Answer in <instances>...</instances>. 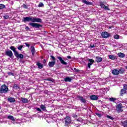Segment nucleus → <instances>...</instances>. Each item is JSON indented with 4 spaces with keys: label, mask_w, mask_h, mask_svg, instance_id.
<instances>
[{
    "label": "nucleus",
    "mask_w": 127,
    "mask_h": 127,
    "mask_svg": "<svg viewBox=\"0 0 127 127\" xmlns=\"http://www.w3.org/2000/svg\"><path fill=\"white\" fill-rule=\"evenodd\" d=\"M90 99H91L92 101H97L99 99V97H98V96L97 95H91L90 97Z\"/></svg>",
    "instance_id": "2eb2a0df"
},
{
    "label": "nucleus",
    "mask_w": 127,
    "mask_h": 127,
    "mask_svg": "<svg viewBox=\"0 0 127 127\" xmlns=\"http://www.w3.org/2000/svg\"><path fill=\"white\" fill-rule=\"evenodd\" d=\"M123 127H127V120L122 122Z\"/></svg>",
    "instance_id": "c85d7f7f"
},
{
    "label": "nucleus",
    "mask_w": 127,
    "mask_h": 127,
    "mask_svg": "<svg viewBox=\"0 0 127 127\" xmlns=\"http://www.w3.org/2000/svg\"><path fill=\"white\" fill-rule=\"evenodd\" d=\"M109 29H112V26L109 27Z\"/></svg>",
    "instance_id": "4d7b16f0"
},
{
    "label": "nucleus",
    "mask_w": 127,
    "mask_h": 127,
    "mask_svg": "<svg viewBox=\"0 0 127 127\" xmlns=\"http://www.w3.org/2000/svg\"><path fill=\"white\" fill-rule=\"evenodd\" d=\"M43 63L44 64H45V63H46V60H45V59L43 60Z\"/></svg>",
    "instance_id": "09e8293b"
},
{
    "label": "nucleus",
    "mask_w": 127,
    "mask_h": 127,
    "mask_svg": "<svg viewBox=\"0 0 127 127\" xmlns=\"http://www.w3.org/2000/svg\"><path fill=\"white\" fill-rule=\"evenodd\" d=\"M35 109L37 111V112H40V113H41L42 112V110H41V109L39 108H36Z\"/></svg>",
    "instance_id": "79ce46f5"
},
{
    "label": "nucleus",
    "mask_w": 127,
    "mask_h": 127,
    "mask_svg": "<svg viewBox=\"0 0 127 127\" xmlns=\"http://www.w3.org/2000/svg\"><path fill=\"white\" fill-rule=\"evenodd\" d=\"M13 89H14L15 90H17V89H20V87L18 86V85L16 84H14L13 86Z\"/></svg>",
    "instance_id": "c756f323"
},
{
    "label": "nucleus",
    "mask_w": 127,
    "mask_h": 127,
    "mask_svg": "<svg viewBox=\"0 0 127 127\" xmlns=\"http://www.w3.org/2000/svg\"><path fill=\"white\" fill-rule=\"evenodd\" d=\"M22 21H23V22H27L29 21L32 22V17H23L22 19Z\"/></svg>",
    "instance_id": "9b49d317"
},
{
    "label": "nucleus",
    "mask_w": 127,
    "mask_h": 127,
    "mask_svg": "<svg viewBox=\"0 0 127 127\" xmlns=\"http://www.w3.org/2000/svg\"><path fill=\"white\" fill-rule=\"evenodd\" d=\"M51 58H52L53 61L49 62L48 65L49 67L50 68H52V67H54L55 64H56V58L53 56H51Z\"/></svg>",
    "instance_id": "7ed1b4c3"
},
{
    "label": "nucleus",
    "mask_w": 127,
    "mask_h": 127,
    "mask_svg": "<svg viewBox=\"0 0 127 127\" xmlns=\"http://www.w3.org/2000/svg\"><path fill=\"white\" fill-rule=\"evenodd\" d=\"M1 109V106L0 105V110Z\"/></svg>",
    "instance_id": "13d9d810"
},
{
    "label": "nucleus",
    "mask_w": 127,
    "mask_h": 127,
    "mask_svg": "<svg viewBox=\"0 0 127 127\" xmlns=\"http://www.w3.org/2000/svg\"><path fill=\"white\" fill-rule=\"evenodd\" d=\"M57 58L58 59H59L61 64H62L63 65H67V63L64 61V60L62 59V57H58Z\"/></svg>",
    "instance_id": "ddd939ff"
},
{
    "label": "nucleus",
    "mask_w": 127,
    "mask_h": 127,
    "mask_svg": "<svg viewBox=\"0 0 127 127\" xmlns=\"http://www.w3.org/2000/svg\"><path fill=\"white\" fill-rule=\"evenodd\" d=\"M73 126H74L75 127H79L80 123L77 122V121H74V123H72Z\"/></svg>",
    "instance_id": "5701e85b"
},
{
    "label": "nucleus",
    "mask_w": 127,
    "mask_h": 127,
    "mask_svg": "<svg viewBox=\"0 0 127 127\" xmlns=\"http://www.w3.org/2000/svg\"><path fill=\"white\" fill-rule=\"evenodd\" d=\"M31 52H32V55L34 56V54H35V48L34 46H32L31 47Z\"/></svg>",
    "instance_id": "4be33fe9"
},
{
    "label": "nucleus",
    "mask_w": 127,
    "mask_h": 127,
    "mask_svg": "<svg viewBox=\"0 0 127 127\" xmlns=\"http://www.w3.org/2000/svg\"><path fill=\"white\" fill-rule=\"evenodd\" d=\"M82 2L85 3V4H87V5H92L93 4L92 2H89L86 0H82Z\"/></svg>",
    "instance_id": "6ab92c4d"
},
{
    "label": "nucleus",
    "mask_w": 127,
    "mask_h": 127,
    "mask_svg": "<svg viewBox=\"0 0 127 127\" xmlns=\"http://www.w3.org/2000/svg\"><path fill=\"white\" fill-rule=\"evenodd\" d=\"M47 92H45V93H47Z\"/></svg>",
    "instance_id": "680f3d73"
},
{
    "label": "nucleus",
    "mask_w": 127,
    "mask_h": 127,
    "mask_svg": "<svg viewBox=\"0 0 127 127\" xmlns=\"http://www.w3.org/2000/svg\"><path fill=\"white\" fill-rule=\"evenodd\" d=\"M88 61L89 63L88 64L87 67L90 69V68H91V65H93V64H94V63H95V61L92 59H88Z\"/></svg>",
    "instance_id": "f8f14e48"
},
{
    "label": "nucleus",
    "mask_w": 127,
    "mask_h": 127,
    "mask_svg": "<svg viewBox=\"0 0 127 127\" xmlns=\"http://www.w3.org/2000/svg\"><path fill=\"white\" fill-rule=\"evenodd\" d=\"M72 117L73 119H77V118H78V115H77L76 114H73Z\"/></svg>",
    "instance_id": "ea45409f"
},
{
    "label": "nucleus",
    "mask_w": 127,
    "mask_h": 127,
    "mask_svg": "<svg viewBox=\"0 0 127 127\" xmlns=\"http://www.w3.org/2000/svg\"><path fill=\"white\" fill-rule=\"evenodd\" d=\"M123 108H124V106H123V104L122 103L119 104L116 106V111L117 113H122V112H124V110H123Z\"/></svg>",
    "instance_id": "20e7f679"
},
{
    "label": "nucleus",
    "mask_w": 127,
    "mask_h": 127,
    "mask_svg": "<svg viewBox=\"0 0 127 127\" xmlns=\"http://www.w3.org/2000/svg\"><path fill=\"white\" fill-rule=\"evenodd\" d=\"M90 47H91V48H93V47H95V45H90Z\"/></svg>",
    "instance_id": "603ef678"
},
{
    "label": "nucleus",
    "mask_w": 127,
    "mask_h": 127,
    "mask_svg": "<svg viewBox=\"0 0 127 127\" xmlns=\"http://www.w3.org/2000/svg\"><path fill=\"white\" fill-rule=\"evenodd\" d=\"M7 74L8 76H14V73L12 72H8Z\"/></svg>",
    "instance_id": "4c0bfd02"
},
{
    "label": "nucleus",
    "mask_w": 127,
    "mask_h": 127,
    "mask_svg": "<svg viewBox=\"0 0 127 127\" xmlns=\"http://www.w3.org/2000/svg\"><path fill=\"white\" fill-rule=\"evenodd\" d=\"M118 55L120 58H125L126 57V55L123 53H119Z\"/></svg>",
    "instance_id": "a878e982"
},
{
    "label": "nucleus",
    "mask_w": 127,
    "mask_h": 127,
    "mask_svg": "<svg viewBox=\"0 0 127 127\" xmlns=\"http://www.w3.org/2000/svg\"><path fill=\"white\" fill-rule=\"evenodd\" d=\"M7 101L9 102V103H14V102H15V99H14V98L9 97L8 98Z\"/></svg>",
    "instance_id": "aec40b11"
},
{
    "label": "nucleus",
    "mask_w": 127,
    "mask_h": 127,
    "mask_svg": "<svg viewBox=\"0 0 127 127\" xmlns=\"http://www.w3.org/2000/svg\"><path fill=\"white\" fill-rule=\"evenodd\" d=\"M40 107L42 111H43L44 112H46V111H47L46 109V106L43 104L41 105Z\"/></svg>",
    "instance_id": "a211bd4d"
},
{
    "label": "nucleus",
    "mask_w": 127,
    "mask_h": 127,
    "mask_svg": "<svg viewBox=\"0 0 127 127\" xmlns=\"http://www.w3.org/2000/svg\"><path fill=\"white\" fill-rule=\"evenodd\" d=\"M126 69H127V65L126 66Z\"/></svg>",
    "instance_id": "bf43d9fd"
},
{
    "label": "nucleus",
    "mask_w": 127,
    "mask_h": 127,
    "mask_svg": "<svg viewBox=\"0 0 127 127\" xmlns=\"http://www.w3.org/2000/svg\"><path fill=\"white\" fill-rule=\"evenodd\" d=\"M119 74H120H120H124V73H125V69L124 68H121L119 70Z\"/></svg>",
    "instance_id": "7c9ffc66"
},
{
    "label": "nucleus",
    "mask_w": 127,
    "mask_h": 127,
    "mask_svg": "<svg viewBox=\"0 0 127 127\" xmlns=\"http://www.w3.org/2000/svg\"><path fill=\"white\" fill-rule=\"evenodd\" d=\"M7 119H8V120H10L11 121H13V122H14V121H15V120L14 119V117H13V116L11 115L8 116L7 117Z\"/></svg>",
    "instance_id": "cd10ccee"
},
{
    "label": "nucleus",
    "mask_w": 127,
    "mask_h": 127,
    "mask_svg": "<svg viewBox=\"0 0 127 127\" xmlns=\"http://www.w3.org/2000/svg\"><path fill=\"white\" fill-rule=\"evenodd\" d=\"M76 98L77 100H79L80 102L82 103V104H86L87 103V100L84 98L83 96H81V95H77Z\"/></svg>",
    "instance_id": "423d86ee"
},
{
    "label": "nucleus",
    "mask_w": 127,
    "mask_h": 127,
    "mask_svg": "<svg viewBox=\"0 0 127 127\" xmlns=\"http://www.w3.org/2000/svg\"><path fill=\"white\" fill-rule=\"evenodd\" d=\"M114 39H120V35L116 34L114 36Z\"/></svg>",
    "instance_id": "2f4dec72"
},
{
    "label": "nucleus",
    "mask_w": 127,
    "mask_h": 127,
    "mask_svg": "<svg viewBox=\"0 0 127 127\" xmlns=\"http://www.w3.org/2000/svg\"><path fill=\"white\" fill-rule=\"evenodd\" d=\"M112 73L113 75H115V76H118L120 74V71L117 69H114L112 70Z\"/></svg>",
    "instance_id": "4468645a"
},
{
    "label": "nucleus",
    "mask_w": 127,
    "mask_h": 127,
    "mask_svg": "<svg viewBox=\"0 0 127 127\" xmlns=\"http://www.w3.org/2000/svg\"><path fill=\"white\" fill-rule=\"evenodd\" d=\"M29 25H30L32 27H35V28L40 29V27H42V25L36 23H29Z\"/></svg>",
    "instance_id": "39448f33"
},
{
    "label": "nucleus",
    "mask_w": 127,
    "mask_h": 127,
    "mask_svg": "<svg viewBox=\"0 0 127 127\" xmlns=\"http://www.w3.org/2000/svg\"><path fill=\"white\" fill-rule=\"evenodd\" d=\"M73 69H74L75 72H79V71H80L79 69L76 68L75 67H74Z\"/></svg>",
    "instance_id": "de8ad7c7"
},
{
    "label": "nucleus",
    "mask_w": 127,
    "mask_h": 127,
    "mask_svg": "<svg viewBox=\"0 0 127 127\" xmlns=\"http://www.w3.org/2000/svg\"><path fill=\"white\" fill-rule=\"evenodd\" d=\"M107 117H108V118H109V119H112V117H111V116H107Z\"/></svg>",
    "instance_id": "864d4df0"
},
{
    "label": "nucleus",
    "mask_w": 127,
    "mask_h": 127,
    "mask_svg": "<svg viewBox=\"0 0 127 127\" xmlns=\"http://www.w3.org/2000/svg\"><path fill=\"white\" fill-rule=\"evenodd\" d=\"M47 81H50V78H48L46 79Z\"/></svg>",
    "instance_id": "6e6d98bb"
},
{
    "label": "nucleus",
    "mask_w": 127,
    "mask_h": 127,
    "mask_svg": "<svg viewBox=\"0 0 127 127\" xmlns=\"http://www.w3.org/2000/svg\"><path fill=\"white\" fill-rule=\"evenodd\" d=\"M100 6L102 8H104V7H105V6H106V5H105V4H104V2H100Z\"/></svg>",
    "instance_id": "f704fd0d"
},
{
    "label": "nucleus",
    "mask_w": 127,
    "mask_h": 127,
    "mask_svg": "<svg viewBox=\"0 0 127 127\" xmlns=\"http://www.w3.org/2000/svg\"><path fill=\"white\" fill-rule=\"evenodd\" d=\"M104 8L105 10H110V8L107 6H105Z\"/></svg>",
    "instance_id": "37998d69"
},
{
    "label": "nucleus",
    "mask_w": 127,
    "mask_h": 127,
    "mask_svg": "<svg viewBox=\"0 0 127 127\" xmlns=\"http://www.w3.org/2000/svg\"><path fill=\"white\" fill-rule=\"evenodd\" d=\"M124 89L126 90L127 91V84H125L124 85Z\"/></svg>",
    "instance_id": "a18cd8bd"
},
{
    "label": "nucleus",
    "mask_w": 127,
    "mask_h": 127,
    "mask_svg": "<svg viewBox=\"0 0 127 127\" xmlns=\"http://www.w3.org/2000/svg\"><path fill=\"white\" fill-rule=\"evenodd\" d=\"M9 49L13 51L14 56H15L17 59H23V55L18 54V52L16 51V48L15 46H12L9 47Z\"/></svg>",
    "instance_id": "f257e3e1"
},
{
    "label": "nucleus",
    "mask_w": 127,
    "mask_h": 127,
    "mask_svg": "<svg viewBox=\"0 0 127 127\" xmlns=\"http://www.w3.org/2000/svg\"><path fill=\"white\" fill-rule=\"evenodd\" d=\"M96 62H97V63H100V62H102V61H103V58H102L101 57H96Z\"/></svg>",
    "instance_id": "dca6fc26"
},
{
    "label": "nucleus",
    "mask_w": 127,
    "mask_h": 127,
    "mask_svg": "<svg viewBox=\"0 0 127 127\" xmlns=\"http://www.w3.org/2000/svg\"><path fill=\"white\" fill-rule=\"evenodd\" d=\"M44 6V4L42 2H40L39 5H38V7H43Z\"/></svg>",
    "instance_id": "72a5a7b5"
},
{
    "label": "nucleus",
    "mask_w": 127,
    "mask_h": 127,
    "mask_svg": "<svg viewBox=\"0 0 127 127\" xmlns=\"http://www.w3.org/2000/svg\"><path fill=\"white\" fill-rule=\"evenodd\" d=\"M75 121H77V122L78 123H79V122H81V120H79V119H77V120H75Z\"/></svg>",
    "instance_id": "5fc2aeb1"
},
{
    "label": "nucleus",
    "mask_w": 127,
    "mask_h": 127,
    "mask_svg": "<svg viewBox=\"0 0 127 127\" xmlns=\"http://www.w3.org/2000/svg\"><path fill=\"white\" fill-rule=\"evenodd\" d=\"M3 17L4 19H8L9 18V16H8V15H5L4 16H3Z\"/></svg>",
    "instance_id": "a19ab883"
},
{
    "label": "nucleus",
    "mask_w": 127,
    "mask_h": 127,
    "mask_svg": "<svg viewBox=\"0 0 127 127\" xmlns=\"http://www.w3.org/2000/svg\"><path fill=\"white\" fill-rule=\"evenodd\" d=\"M101 36L103 38H108L110 37V34L108 32H103L101 34Z\"/></svg>",
    "instance_id": "9d476101"
},
{
    "label": "nucleus",
    "mask_w": 127,
    "mask_h": 127,
    "mask_svg": "<svg viewBox=\"0 0 127 127\" xmlns=\"http://www.w3.org/2000/svg\"><path fill=\"white\" fill-rule=\"evenodd\" d=\"M5 55H6V56H8V57H10V58H12V56H13V53H12V52L9 50L8 51H5Z\"/></svg>",
    "instance_id": "0eeeda50"
},
{
    "label": "nucleus",
    "mask_w": 127,
    "mask_h": 127,
    "mask_svg": "<svg viewBox=\"0 0 127 127\" xmlns=\"http://www.w3.org/2000/svg\"><path fill=\"white\" fill-rule=\"evenodd\" d=\"M96 116H97V117H98L99 118H102V114H100V113H96Z\"/></svg>",
    "instance_id": "c03bdc74"
},
{
    "label": "nucleus",
    "mask_w": 127,
    "mask_h": 127,
    "mask_svg": "<svg viewBox=\"0 0 127 127\" xmlns=\"http://www.w3.org/2000/svg\"><path fill=\"white\" fill-rule=\"evenodd\" d=\"M65 126H68L69 124H71V118L69 116H66L64 119Z\"/></svg>",
    "instance_id": "6e6552de"
},
{
    "label": "nucleus",
    "mask_w": 127,
    "mask_h": 127,
    "mask_svg": "<svg viewBox=\"0 0 127 127\" xmlns=\"http://www.w3.org/2000/svg\"><path fill=\"white\" fill-rule=\"evenodd\" d=\"M36 65L38 66V69H42L43 68V64L39 62L36 63Z\"/></svg>",
    "instance_id": "f3484780"
},
{
    "label": "nucleus",
    "mask_w": 127,
    "mask_h": 127,
    "mask_svg": "<svg viewBox=\"0 0 127 127\" xmlns=\"http://www.w3.org/2000/svg\"><path fill=\"white\" fill-rule=\"evenodd\" d=\"M5 8V5L3 4H0V9Z\"/></svg>",
    "instance_id": "473e14b6"
},
{
    "label": "nucleus",
    "mask_w": 127,
    "mask_h": 127,
    "mask_svg": "<svg viewBox=\"0 0 127 127\" xmlns=\"http://www.w3.org/2000/svg\"><path fill=\"white\" fill-rule=\"evenodd\" d=\"M125 94H127V90L124 89H121V92H120V95L121 96H124Z\"/></svg>",
    "instance_id": "393cba45"
},
{
    "label": "nucleus",
    "mask_w": 127,
    "mask_h": 127,
    "mask_svg": "<svg viewBox=\"0 0 127 127\" xmlns=\"http://www.w3.org/2000/svg\"><path fill=\"white\" fill-rule=\"evenodd\" d=\"M47 92H45V93H47Z\"/></svg>",
    "instance_id": "052dcab7"
},
{
    "label": "nucleus",
    "mask_w": 127,
    "mask_h": 127,
    "mask_svg": "<svg viewBox=\"0 0 127 127\" xmlns=\"http://www.w3.org/2000/svg\"><path fill=\"white\" fill-rule=\"evenodd\" d=\"M8 92V87L5 84H3L1 86L0 88V94H5V93H7Z\"/></svg>",
    "instance_id": "f03ea898"
},
{
    "label": "nucleus",
    "mask_w": 127,
    "mask_h": 127,
    "mask_svg": "<svg viewBox=\"0 0 127 127\" xmlns=\"http://www.w3.org/2000/svg\"><path fill=\"white\" fill-rule=\"evenodd\" d=\"M117 100V98H110V102H115Z\"/></svg>",
    "instance_id": "c9c22d12"
},
{
    "label": "nucleus",
    "mask_w": 127,
    "mask_h": 127,
    "mask_svg": "<svg viewBox=\"0 0 127 127\" xmlns=\"http://www.w3.org/2000/svg\"><path fill=\"white\" fill-rule=\"evenodd\" d=\"M18 50H20V51H21L22 48H23V45H20L19 47H18Z\"/></svg>",
    "instance_id": "e433bc0d"
},
{
    "label": "nucleus",
    "mask_w": 127,
    "mask_h": 127,
    "mask_svg": "<svg viewBox=\"0 0 127 127\" xmlns=\"http://www.w3.org/2000/svg\"><path fill=\"white\" fill-rule=\"evenodd\" d=\"M32 22H42V19L39 18H34L32 17Z\"/></svg>",
    "instance_id": "1a4fd4ad"
},
{
    "label": "nucleus",
    "mask_w": 127,
    "mask_h": 127,
    "mask_svg": "<svg viewBox=\"0 0 127 127\" xmlns=\"http://www.w3.org/2000/svg\"><path fill=\"white\" fill-rule=\"evenodd\" d=\"M25 44L27 47H28V48H29L30 45L27 44V43H25Z\"/></svg>",
    "instance_id": "49530a36"
},
{
    "label": "nucleus",
    "mask_w": 127,
    "mask_h": 127,
    "mask_svg": "<svg viewBox=\"0 0 127 127\" xmlns=\"http://www.w3.org/2000/svg\"><path fill=\"white\" fill-rule=\"evenodd\" d=\"M109 59H111V60H116L118 59L117 57L115 56L114 55H109Z\"/></svg>",
    "instance_id": "b1692460"
},
{
    "label": "nucleus",
    "mask_w": 127,
    "mask_h": 127,
    "mask_svg": "<svg viewBox=\"0 0 127 127\" xmlns=\"http://www.w3.org/2000/svg\"><path fill=\"white\" fill-rule=\"evenodd\" d=\"M22 7L23 8H25L26 9H27V8H28V7H27V5H26V4H23Z\"/></svg>",
    "instance_id": "58836bf2"
},
{
    "label": "nucleus",
    "mask_w": 127,
    "mask_h": 127,
    "mask_svg": "<svg viewBox=\"0 0 127 127\" xmlns=\"http://www.w3.org/2000/svg\"><path fill=\"white\" fill-rule=\"evenodd\" d=\"M21 101H22V103H23L24 104H26L28 102V99H27V98L21 97Z\"/></svg>",
    "instance_id": "412c9836"
},
{
    "label": "nucleus",
    "mask_w": 127,
    "mask_h": 127,
    "mask_svg": "<svg viewBox=\"0 0 127 127\" xmlns=\"http://www.w3.org/2000/svg\"><path fill=\"white\" fill-rule=\"evenodd\" d=\"M71 80H72V79H71L69 77H66L64 78V81L65 82H71Z\"/></svg>",
    "instance_id": "bb28decb"
},
{
    "label": "nucleus",
    "mask_w": 127,
    "mask_h": 127,
    "mask_svg": "<svg viewBox=\"0 0 127 127\" xmlns=\"http://www.w3.org/2000/svg\"><path fill=\"white\" fill-rule=\"evenodd\" d=\"M25 29H26L27 30H29V27L28 26H26L25 27Z\"/></svg>",
    "instance_id": "8fccbe9b"
},
{
    "label": "nucleus",
    "mask_w": 127,
    "mask_h": 127,
    "mask_svg": "<svg viewBox=\"0 0 127 127\" xmlns=\"http://www.w3.org/2000/svg\"><path fill=\"white\" fill-rule=\"evenodd\" d=\"M67 58H68V59H72V58L71 57V56H69L67 57Z\"/></svg>",
    "instance_id": "3c124183"
}]
</instances>
